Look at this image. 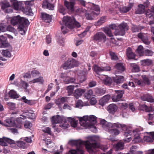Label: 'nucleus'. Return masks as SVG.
<instances>
[{
    "instance_id": "nucleus-22",
    "label": "nucleus",
    "mask_w": 154,
    "mask_h": 154,
    "mask_svg": "<svg viewBox=\"0 0 154 154\" xmlns=\"http://www.w3.org/2000/svg\"><path fill=\"white\" fill-rule=\"evenodd\" d=\"M42 20L45 22L49 23L51 21L52 17L45 13H41Z\"/></svg>"
},
{
    "instance_id": "nucleus-23",
    "label": "nucleus",
    "mask_w": 154,
    "mask_h": 154,
    "mask_svg": "<svg viewBox=\"0 0 154 154\" xmlns=\"http://www.w3.org/2000/svg\"><path fill=\"white\" fill-rule=\"evenodd\" d=\"M126 54L127 57L130 59H134L135 57V54L133 52L132 49L130 47H128L127 49Z\"/></svg>"
},
{
    "instance_id": "nucleus-59",
    "label": "nucleus",
    "mask_w": 154,
    "mask_h": 154,
    "mask_svg": "<svg viewBox=\"0 0 154 154\" xmlns=\"http://www.w3.org/2000/svg\"><path fill=\"white\" fill-rule=\"evenodd\" d=\"M92 9L95 11L97 12H99L100 13V9L98 6L97 5L93 4L92 5Z\"/></svg>"
},
{
    "instance_id": "nucleus-27",
    "label": "nucleus",
    "mask_w": 154,
    "mask_h": 154,
    "mask_svg": "<svg viewBox=\"0 0 154 154\" xmlns=\"http://www.w3.org/2000/svg\"><path fill=\"white\" fill-rule=\"evenodd\" d=\"M140 61L141 65L143 66H150L152 65L153 63L152 60L149 59L142 60Z\"/></svg>"
},
{
    "instance_id": "nucleus-40",
    "label": "nucleus",
    "mask_w": 154,
    "mask_h": 154,
    "mask_svg": "<svg viewBox=\"0 0 154 154\" xmlns=\"http://www.w3.org/2000/svg\"><path fill=\"white\" fill-rule=\"evenodd\" d=\"M74 87V86L70 85L66 87V89L67 91L69 96L73 94Z\"/></svg>"
},
{
    "instance_id": "nucleus-3",
    "label": "nucleus",
    "mask_w": 154,
    "mask_h": 154,
    "mask_svg": "<svg viewBox=\"0 0 154 154\" xmlns=\"http://www.w3.org/2000/svg\"><path fill=\"white\" fill-rule=\"evenodd\" d=\"M82 126L90 127L96 123L97 117L94 115L86 116L82 117H78Z\"/></svg>"
},
{
    "instance_id": "nucleus-26",
    "label": "nucleus",
    "mask_w": 154,
    "mask_h": 154,
    "mask_svg": "<svg viewBox=\"0 0 154 154\" xmlns=\"http://www.w3.org/2000/svg\"><path fill=\"white\" fill-rule=\"evenodd\" d=\"M62 121L61 117L59 115L54 116L52 118L51 121L53 123H59Z\"/></svg>"
},
{
    "instance_id": "nucleus-10",
    "label": "nucleus",
    "mask_w": 154,
    "mask_h": 154,
    "mask_svg": "<svg viewBox=\"0 0 154 154\" xmlns=\"http://www.w3.org/2000/svg\"><path fill=\"white\" fill-rule=\"evenodd\" d=\"M94 39L96 41H103L105 42L106 40V36L103 33L100 32L94 35Z\"/></svg>"
},
{
    "instance_id": "nucleus-44",
    "label": "nucleus",
    "mask_w": 154,
    "mask_h": 154,
    "mask_svg": "<svg viewBox=\"0 0 154 154\" xmlns=\"http://www.w3.org/2000/svg\"><path fill=\"white\" fill-rule=\"evenodd\" d=\"M141 107L143 110L146 112H149L152 110V108L151 106L148 107L146 105H143L141 106Z\"/></svg>"
},
{
    "instance_id": "nucleus-63",
    "label": "nucleus",
    "mask_w": 154,
    "mask_h": 154,
    "mask_svg": "<svg viewBox=\"0 0 154 154\" xmlns=\"http://www.w3.org/2000/svg\"><path fill=\"white\" fill-rule=\"evenodd\" d=\"M139 29V27L137 26L133 25L132 27V30L133 32H138Z\"/></svg>"
},
{
    "instance_id": "nucleus-32",
    "label": "nucleus",
    "mask_w": 154,
    "mask_h": 154,
    "mask_svg": "<svg viewBox=\"0 0 154 154\" xmlns=\"http://www.w3.org/2000/svg\"><path fill=\"white\" fill-rule=\"evenodd\" d=\"M115 67L116 69L121 72L124 71L125 69L123 64L121 63H117Z\"/></svg>"
},
{
    "instance_id": "nucleus-52",
    "label": "nucleus",
    "mask_w": 154,
    "mask_h": 154,
    "mask_svg": "<svg viewBox=\"0 0 154 154\" xmlns=\"http://www.w3.org/2000/svg\"><path fill=\"white\" fill-rule=\"evenodd\" d=\"M109 55L112 60H116L118 59V57L116 55L115 53L110 51L109 52Z\"/></svg>"
},
{
    "instance_id": "nucleus-30",
    "label": "nucleus",
    "mask_w": 154,
    "mask_h": 154,
    "mask_svg": "<svg viewBox=\"0 0 154 154\" xmlns=\"http://www.w3.org/2000/svg\"><path fill=\"white\" fill-rule=\"evenodd\" d=\"M132 132L131 131L129 130L127 132H124V135L125 137H127V140H126L128 142H129L132 139L131 135Z\"/></svg>"
},
{
    "instance_id": "nucleus-37",
    "label": "nucleus",
    "mask_w": 154,
    "mask_h": 154,
    "mask_svg": "<svg viewBox=\"0 0 154 154\" xmlns=\"http://www.w3.org/2000/svg\"><path fill=\"white\" fill-rule=\"evenodd\" d=\"M28 24H20L18 27V29L20 33L22 35L24 34L25 33V25Z\"/></svg>"
},
{
    "instance_id": "nucleus-17",
    "label": "nucleus",
    "mask_w": 154,
    "mask_h": 154,
    "mask_svg": "<svg viewBox=\"0 0 154 154\" xmlns=\"http://www.w3.org/2000/svg\"><path fill=\"white\" fill-rule=\"evenodd\" d=\"M99 14V13L98 12H95L92 11L90 13H86L85 14V16L87 20H92L94 19L95 16L98 15Z\"/></svg>"
},
{
    "instance_id": "nucleus-38",
    "label": "nucleus",
    "mask_w": 154,
    "mask_h": 154,
    "mask_svg": "<svg viewBox=\"0 0 154 154\" xmlns=\"http://www.w3.org/2000/svg\"><path fill=\"white\" fill-rule=\"evenodd\" d=\"M130 66L132 68V71L133 72H137L140 71L138 66L135 63H131Z\"/></svg>"
},
{
    "instance_id": "nucleus-43",
    "label": "nucleus",
    "mask_w": 154,
    "mask_h": 154,
    "mask_svg": "<svg viewBox=\"0 0 154 154\" xmlns=\"http://www.w3.org/2000/svg\"><path fill=\"white\" fill-rule=\"evenodd\" d=\"M75 78H69L68 77L67 78L65 79L64 80V81L66 83L68 84L75 83Z\"/></svg>"
},
{
    "instance_id": "nucleus-61",
    "label": "nucleus",
    "mask_w": 154,
    "mask_h": 154,
    "mask_svg": "<svg viewBox=\"0 0 154 154\" xmlns=\"http://www.w3.org/2000/svg\"><path fill=\"white\" fill-rule=\"evenodd\" d=\"M144 53L146 56H152L153 53V52L149 49H146L145 50Z\"/></svg>"
},
{
    "instance_id": "nucleus-46",
    "label": "nucleus",
    "mask_w": 154,
    "mask_h": 154,
    "mask_svg": "<svg viewBox=\"0 0 154 154\" xmlns=\"http://www.w3.org/2000/svg\"><path fill=\"white\" fill-rule=\"evenodd\" d=\"M10 5L9 3L8 2H3L2 4V9L4 11L7 8L10 7Z\"/></svg>"
},
{
    "instance_id": "nucleus-28",
    "label": "nucleus",
    "mask_w": 154,
    "mask_h": 154,
    "mask_svg": "<svg viewBox=\"0 0 154 154\" xmlns=\"http://www.w3.org/2000/svg\"><path fill=\"white\" fill-rule=\"evenodd\" d=\"M145 6L143 5H138V7L135 11L137 14H141L144 12Z\"/></svg>"
},
{
    "instance_id": "nucleus-16",
    "label": "nucleus",
    "mask_w": 154,
    "mask_h": 154,
    "mask_svg": "<svg viewBox=\"0 0 154 154\" xmlns=\"http://www.w3.org/2000/svg\"><path fill=\"white\" fill-rule=\"evenodd\" d=\"M110 98V96L109 95H106L100 100L99 103L100 105L103 106L108 102Z\"/></svg>"
},
{
    "instance_id": "nucleus-11",
    "label": "nucleus",
    "mask_w": 154,
    "mask_h": 154,
    "mask_svg": "<svg viewBox=\"0 0 154 154\" xmlns=\"http://www.w3.org/2000/svg\"><path fill=\"white\" fill-rule=\"evenodd\" d=\"M6 142L11 144L15 143V142L14 140L5 137H3L2 138H0V145L3 146H7Z\"/></svg>"
},
{
    "instance_id": "nucleus-36",
    "label": "nucleus",
    "mask_w": 154,
    "mask_h": 154,
    "mask_svg": "<svg viewBox=\"0 0 154 154\" xmlns=\"http://www.w3.org/2000/svg\"><path fill=\"white\" fill-rule=\"evenodd\" d=\"M68 121L70 122L72 127L74 128L76 127L77 126V123L75 119L71 117L67 118Z\"/></svg>"
},
{
    "instance_id": "nucleus-33",
    "label": "nucleus",
    "mask_w": 154,
    "mask_h": 154,
    "mask_svg": "<svg viewBox=\"0 0 154 154\" xmlns=\"http://www.w3.org/2000/svg\"><path fill=\"white\" fill-rule=\"evenodd\" d=\"M114 34L116 35H122L123 36L125 35V32L124 30H123L119 28L116 29L114 32Z\"/></svg>"
},
{
    "instance_id": "nucleus-15",
    "label": "nucleus",
    "mask_w": 154,
    "mask_h": 154,
    "mask_svg": "<svg viewBox=\"0 0 154 154\" xmlns=\"http://www.w3.org/2000/svg\"><path fill=\"white\" fill-rule=\"evenodd\" d=\"M110 67H109L107 69L106 68L103 67H100L97 66L95 65L94 66V70L98 74H99L100 75L102 76L103 75L101 74V72L104 71H110Z\"/></svg>"
},
{
    "instance_id": "nucleus-21",
    "label": "nucleus",
    "mask_w": 154,
    "mask_h": 154,
    "mask_svg": "<svg viewBox=\"0 0 154 154\" xmlns=\"http://www.w3.org/2000/svg\"><path fill=\"white\" fill-rule=\"evenodd\" d=\"M124 81V78L122 76H117L113 79L114 83L117 85L122 83Z\"/></svg>"
},
{
    "instance_id": "nucleus-35",
    "label": "nucleus",
    "mask_w": 154,
    "mask_h": 154,
    "mask_svg": "<svg viewBox=\"0 0 154 154\" xmlns=\"http://www.w3.org/2000/svg\"><path fill=\"white\" fill-rule=\"evenodd\" d=\"M136 52L140 56H143L145 52L144 51L143 48V46L141 45L138 46L137 48L136 51Z\"/></svg>"
},
{
    "instance_id": "nucleus-34",
    "label": "nucleus",
    "mask_w": 154,
    "mask_h": 154,
    "mask_svg": "<svg viewBox=\"0 0 154 154\" xmlns=\"http://www.w3.org/2000/svg\"><path fill=\"white\" fill-rule=\"evenodd\" d=\"M44 82L42 77L40 76L39 77L29 82V83L30 84L35 83L37 82H40L42 83Z\"/></svg>"
},
{
    "instance_id": "nucleus-29",
    "label": "nucleus",
    "mask_w": 154,
    "mask_h": 154,
    "mask_svg": "<svg viewBox=\"0 0 154 154\" xmlns=\"http://www.w3.org/2000/svg\"><path fill=\"white\" fill-rule=\"evenodd\" d=\"M117 28L124 30L125 32L128 29V26L127 23L123 22L119 24Z\"/></svg>"
},
{
    "instance_id": "nucleus-9",
    "label": "nucleus",
    "mask_w": 154,
    "mask_h": 154,
    "mask_svg": "<svg viewBox=\"0 0 154 154\" xmlns=\"http://www.w3.org/2000/svg\"><path fill=\"white\" fill-rule=\"evenodd\" d=\"M12 6L16 10H22L24 9L22 3L17 0H10Z\"/></svg>"
},
{
    "instance_id": "nucleus-57",
    "label": "nucleus",
    "mask_w": 154,
    "mask_h": 154,
    "mask_svg": "<svg viewBox=\"0 0 154 154\" xmlns=\"http://www.w3.org/2000/svg\"><path fill=\"white\" fill-rule=\"evenodd\" d=\"M6 29L7 31L11 32H13L16 33L17 32V30L14 28L12 27L11 25L8 26L6 28Z\"/></svg>"
},
{
    "instance_id": "nucleus-6",
    "label": "nucleus",
    "mask_w": 154,
    "mask_h": 154,
    "mask_svg": "<svg viewBox=\"0 0 154 154\" xmlns=\"http://www.w3.org/2000/svg\"><path fill=\"white\" fill-rule=\"evenodd\" d=\"M11 24L13 26L20 24H29V22L28 20L23 17H22L18 15L13 17L11 19Z\"/></svg>"
},
{
    "instance_id": "nucleus-56",
    "label": "nucleus",
    "mask_w": 154,
    "mask_h": 154,
    "mask_svg": "<svg viewBox=\"0 0 154 154\" xmlns=\"http://www.w3.org/2000/svg\"><path fill=\"white\" fill-rule=\"evenodd\" d=\"M57 42L61 45H63L64 44V38L62 37L59 36L57 39Z\"/></svg>"
},
{
    "instance_id": "nucleus-13",
    "label": "nucleus",
    "mask_w": 154,
    "mask_h": 154,
    "mask_svg": "<svg viewBox=\"0 0 154 154\" xmlns=\"http://www.w3.org/2000/svg\"><path fill=\"white\" fill-rule=\"evenodd\" d=\"M75 4V0H69V2L65 1L64 4L67 9L70 11H74V5Z\"/></svg>"
},
{
    "instance_id": "nucleus-7",
    "label": "nucleus",
    "mask_w": 154,
    "mask_h": 154,
    "mask_svg": "<svg viewBox=\"0 0 154 154\" xmlns=\"http://www.w3.org/2000/svg\"><path fill=\"white\" fill-rule=\"evenodd\" d=\"M78 63L73 59H70L66 61L63 65V68L65 69H70L78 66Z\"/></svg>"
},
{
    "instance_id": "nucleus-50",
    "label": "nucleus",
    "mask_w": 154,
    "mask_h": 154,
    "mask_svg": "<svg viewBox=\"0 0 154 154\" xmlns=\"http://www.w3.org/2000/svg\"><path fill=\"white\" fill-rule=\"evenodd\" d=\"M142 77L143 79V83H144L147 85H149L150 84L149 79L146 75H142Z\"/></svg>"
},
{
    "instance_id": "nucleus-49",
    "label": "nucleus",
    "mask_w": 154,
    "mask_h": 154,
    "mask_svg": "<svg viewBox=\"0 0 154 154\" xmlns=\"http://www.w3.org/2000/svg\"><path fill=\"white\" fill-rule=\"evenodd\" d=\"M2 54L6 57H10L11 56L10 52L8 50H3L2 53Z\"/></svg>"
},
{
    "instance_id": "nucleus-19",
    "label": "nucleus",
    "mask_w": 154,
    "mask_h": 154,
    "mask_svg": "<svg viewBox=\"0 0 154 154\" xmlns=\"http://www.w3.org/2000/svg\"><path fill=\"white\" fill-rule=\"evenodd\" d=\"M141 98L143 101L150 102H154V99L152 97L148 94L143 95L141 97Z\"/></svg>"
},
{
    "instance_id": "nucleus-4",
    "label": "nucleus",
    "mask_w": 154,
    "mask_h": 154,
    "mask_svg": "<svg viewBox=\"0 0 154 154\" xmlns=\"http://www.w3.org/2000/svg\"><path fill=\"white\" fill-rule=\"evenodd\" d=\"M63 22L66 26L70 29H73L75 26L77 27L81 26L80 23L76 21L73 17H64Z\"/></svg>"
},
{
    "instance_id": "nucleus-31",
    "label": "nucleus",
    "mask_w": 154,
    "mask_h": 154,
    "mask_svg": "<svg viewBox=\"0 0 154 154\" xmlns=\"http://www.w3.org/2000/svg\"><path fill=\"white\" fill-rule=\"evenodd\" d=\"M106 91L103 89L100 88H98L95 89V92L97 95H102L105 93Z\"/></svg>"
},
{
    "instance_id": "nucleus-45",
    "label": "nucleus",
    "mask_w": 154,
    "mask_h": 154,
    "mask_svg": "<svg viewBox=\"0 0 154 154\" xmlns=\"http://www.w3.org/2000/svg\"><path fill=\"white\" fill-rule=\"evenodd\" d=\"M17 145L20 148L24 149L26 147L25 143L23 141H18L16 142Z\"/></svg>"
},
{
    "instance_id": "nucleus-54",
    "label": "nucleus",
    "mask_w": 154,
    "mask_h": 154,
    "mask_svg": "<svg viewBox=\"0 0 154 154\" xmlns=\"http://www.w3.org/2000/svg\"><path fill=\"white\" fill-rule=\"evenodd\" d=\"M137 36L138 38L142 40L145 38H146L147 37V36L145 33L140 32L138 34Z\"/></svg>"
},
{
    "instance_id": "nucleus-5",
    "label": "nucleus",
    "mask_w": 154,
    "mask_h": 154,
    "mask_svg": "<svg viewBox=\"0 0 154 154\" xmlns=\"http://www.w3.org/2000/svg\"><path fill=\"white\" fill-rule=\"evenodd\" d=\"M21 117L17 118L16 120L17 122H18V125H17L16 123V122L14 121L13 118H8L5 121V123H3L2 125L6 127H12L15 126L16 127L20 128L22 125V122L20 121V119H22Z\"/></svg>"
},
{
    "instance_id": "nucleus-42",
    "label": "nucleus",
    "mask_w": 154,
    "mask_h": 154,
    "mask_svg": "<svg viewBox=\"0 0 154 154\" xmlns=\"http://www.w3.org/2000/svg\"><path fill=\"white\" fill-rule=\"evenodd\" d=\"M124 145L123 142H119L116 144L115 148L117 150L122 149H123Z\"/></svg>"
},
{
    "instance_id": "nucleus-24",
    "label": "nucleus",
    "mask_w": 154,
    "mask_h": 154,
    "mask_svg": "<svg viewBox=\"0 0 154 154\" xmlns=\"http://www.w3.org/2000/svg\"><path fill=\"white\" fill-rule=\"evenodd\" d=\"M132 4H130L127 7H123L119 8L120 11L122 13H126L129 11L133 6Z\"/></svg>"
},
{
    "instance_id": "nucleus-41",
    "label": "nucleus",
    "mask_w": 154,
    "mask_h": 154,
    "mask_svg": "<svg viewBox=\"0 0 154 154\" xmlns=\"http://www.w3.org/2000/svg\"><path fill=\"white\" fill-rule=\"evenodd\" d=\"M106 20L105 17H100V19L95 23L96 26H98L101 25L102 23H104Z\"/></svg>"
},
{
    "instance_id": "nucleus-64",
    "label": "nucleus",
    "mask_w": 154,
    "mask_h": 154,
    "mask_svg": "<svg viewBox=\"0 0 154 154\" xmlns=\"http://www.w3.org/2000/svg\"><path fill=\"white\" fill-rule=\"evenodd\" d=\"M42 131L45 133H47L49 134H51V131L50 128L48 127H46L42 130Z\"/></svg>"
},
{
    "instance_id": "nucleus-58",
    "label": "nucleus",
    "mask_w": 154,
    "mask_h": 154,
    "mask_svg": "<svg viewBox=\"0 0 154 154\" xmlns=\"http://www.w3.org/2000/svg\"><path fill=\"white\" fill-rule=\"evenodd\" d=\"M134 137V139L133 140L134 142H139L142 140V139L140 137V134L135 136Z\"/></svg>"
},
{
    "instance_id": "nucleus-39",
    "label": "nucleus",
    "mask_w": 154,
    "mask_h": 154,
    "mask_svg": "<svg viewBox=\"0 0 154 154\" xmlns=\"http://www.w3.org/2000/svg\"><path fill=\"white\" fill-rule=\"evenodd\" d=\"M10 97L13 99L17 98L19 96L16 92L13 90H11L9 93Z\"/></svg>"
},
{
    "instance_id": "nucleus-48",
    "label": "nucleus",
    "mask_w": 154,
    "mask_h": 154,
    "mask_svg": "<svg viewBox=\"0 0 154 154\" xmlns=\"http://www.w3.org/2000/svg\"><path fill=\"white\" fill-rule=\"evenodd\" d=\"M58 11L60 13L63 15L66 14V12L65 11V9L61 5H58Z\"/></svg>"
},
{
    "instance_id": "nucleus-18",
    "label": "nucleus",
    "mask_w": 154,
    "mask_h": 154,
    "mask_svg": "<svg viewBox=\"0 0 154 154\" xmlns=\"http://www.w3.org/2000/svg\"><path fill=\"white\" fill-rule=\"evenodd\" d=\"M42 6L44 8H48L52 10H54V5L49 3L47 1H45L43 2Z\"/></svg>"
},
{
    "instance_id": "nucleus-47",
    "label": "nucleus",
    "mask_w": 154,
    "mask_h": 154,
    "mask_svg": "<svg viewBox=\"0 0 154 154\" xmlns=\"http://www.w3.org/2000/svg\"><path fill=\"white\" fill-rule=\"evenodd\" d=\"M93 94V91L91 90H89L85 94V96L87 99L91 98Z\"/></svg>"
},
{
    "instance_id": "nucleus-8",
    "label": "nucleus",
    "mask_w": 154,
    "mask_h": 154,
    "mask_svg": "<svg viewBox=\"0 0 154 154\" xmlns=\"http://www.w3.org/2000/svg\"><path fill=\"white\" fill-rule=\"evenodd\" d=\"M116 93L112 96V99L114 102H118L120 101L124 93L123 90L115 91Z\"/></svg>"
},
{
    "instance_id": "nucleus-62",
    "label": "nucleus",
    "mask_w": 154,
    "mask_h": 154,
    "mask_svg": "<svg viewBox=\"0 0 154 154\" xmlns=\"http://www.w3.org/2000/svg\"><path fill=\"white\" fill-rule=\"evenodd\" d=\"M46 145L48 148H52L54 145V143L50 141H46L45 142Z\"/></svg>"
},
{
    "instance_id": "nucleus-1",
    "label": "nucleus",
    "mask_w": 154,
    "mask_h": 154,
    "mask_svg": "<svg viewBox=\"0 0 154 154\" xmlns=\"http://www.w3.org/2000/svg\"><path fill=\"white\" fill-rule=\"evenodd\" d=\"M99 137L96 136H93L88 137V140L86 141H82L80 140H71L69 141L68 143L72 146H80L82 145H85L88 151L90 153H92L93 149L99 147V145L97 142L99 141Z\"/></svg>"
},
{
    "instance_id": "nucleus-2",
    "label": "nucleus",
    "mask_w": 154,
    "mask_h": 154,
    "mask_svg": "<svg viewBox=\"0 0 154 154\" xmlns=\"http://www.w3.org/2000/svg\"><path fill=\"white\" fill-rule=\"evenodd\" d=\"M100 123L103 128L106 131H108L114 136L118 135L120 133L119 130L117 128H114L116 127L118 128H121L123 131H127L128 129V126L125 124H123L117 122L112 123L109 122L104 119L100 121Z\"/></svg>"
},
{
    "instance_id": "nucleus-51",
    "label": "nucleus",
    "mask_w": 154,
    "mask_h": 154,
    "mask_svg": "<svg viewBox=\"0 0 154 154\" xmlns=\"http://www.w3.org/2000/svg\"><path fill=\"white\" fill-rule=\"evenodd\" d=\"M84 106L83 102L80 100L77 101L75 104V107L77 108H81Z\"/></svg>"
},
{
    "instance_id": "nucleus-55",
    "label": "nucleus",
    "mask_w": 154,
    "mask_h": 154,
    "mask_svg": "<svg viewBox=\"0 0 154 154\" xmlns=\"http://www.w3.org/2000/svg\"><path fill=\"white\" fill-rule=\"evenodd\" d=\"M104 32L108 36L110 37H112L113 36V35L111 31L109 29H105L104 30Z\"/></svg>"
},
{
    "instance_id": "nucleus-25",
    "label": "nucleus",
    "mask_w": 154,
    "mask_h": 154,
    "mask_svg": "<svg viewBox=\"0 0 154 154\" xmlns=\"http://www.w3.org/2000/svg\"><path fill=\"white\" fill-rule=\"evenodd\" d=\"M85 91V90L80 88L78 89L75 90L74 94V96L76 98L78 99L79 97L81 96L82 94Z\"/></svg>"
},
{
    "instance_id": "nucleus-60",
    "label": "nucleus",
    "mask_w": 154,
    "mask_h": 154,
    "mask_svg": "<svg viewBox=\"0 0 154 154\" xmlns=\"http://www.w3.org/2000/svg\"><path fill=\"white\" fill-rule=\"evenodd\" d=\"M31 74L33 77H35L39 75L40 73L37 70L34 69L31 71Z\"/></svg>"
},
{
    "instance_id": "nucleus-20",
    "label": "nucleus",
    "mask_w": 154,
    "mask_h": 154,
    "mask_svg": "<svg viewBox=\"0 0 154 154\" xmlns=\"http://www.w3.org/2000/svg\"><path fill=\"white\" fill-rule=\"evenodd\" d=\"M107 110L109 113L114 114L118 109L117 106L114 104H110L108 107Z\"/></svg>"
},
{
    "instance_id": "nucleus-12",
    "label": "nucleus",
    "mask_w": 154,
    "mask_h": 154,
    "mask_svg": "<svg viewBox=\"0 0 154 154\" xmlns=\"http://www.w3.org/2000/svg\"><path fill=\"white\" fill-rule=\"evenodd\" d=\"M9 45L7 37L3 35H0V48H5Z\"/></svg>"
},
{
    "instance_id": "nucleus-14",
    "label": "nucleus",
    "mask_w": 154,
    "mask_h": 154,
    "mask_svg": "<svg viewBox=\"0 0 154 154\" xmlns=\"http://www.w3.org/2000/svg\"><path fill=\"white\" fill-rule=\"evenodd\" d=\"M99 77L103 81L104 84L106 85H109L111 84L112 82V80L111 78L106 75H103Z\"/></svg>"
},
{
    "instance_id": "nucleus-53",
    "label": "nucleus",
    "mask_w": 154,
    "mask_h": 154,
    "mask_svg": "<svg viewBox=\"0 0 154 154\" xmlns=\"http://www.w3.org/2000/svg\"><path fill=\"white\" fill-rule=\"evenodd\" d=\"M143 140L145 141L148 142H153V139L151 136H145L143 137Z\"/></svg>"
}]
</instances>
